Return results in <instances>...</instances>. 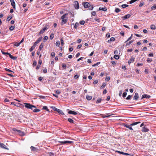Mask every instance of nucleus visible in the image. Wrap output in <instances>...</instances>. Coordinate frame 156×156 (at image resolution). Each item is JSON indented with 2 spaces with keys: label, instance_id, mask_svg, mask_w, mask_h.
Here are the masks:
<instances>
[{
  "label": "nucleus",
  "instance_id": "1",
  "mask_svg": "<svg viewBox=\"0 0 156 156\" xmlns=\"http://www.w3.org/2000/svg\"><path fill=\"white\" fill-rule=\"evenodd\" d=\"M140 123V122H134L132 123L130 125H125V127H126V128H128L129 129H130L132 130H133V129L132 128V127L130 126H134V125H137L139 123Z\"/></svg>",
  "mask_w": 156,
  "mask_h": 156
},
{
  "label": "nucleus",
  "instance_id": "2",
  "mask_svg": "<svg viewBox=\"0 0 156 156\" xmlns=\"http://www.w3.org/2000/svg\"><path fill=\"white\" fill-rule=\"evenodd\" d=\"M24 106L27 108L33 110V108H36V107L34 105L30 104L29 103H24Z\"/></svg>",
  "mask_w": 156,
  "mask_h": 156
},
{
  "label": "nucleus",
  "instance_id": "3",
  "mask_svg": "<svg viewBox=\"0 0 156 156\" xmlns=\"http://www.w3.org/2000/svg\"><path fill=\"white\" fill-rule=\"evenodd\" d=\"M83 5L85 8H88V9L90 10H92L94 8L93 5L91 7V5L87 2H85Z\"/></svg>",
  "mask_w": 156,
  "mask_h": 156
},
{
  "label": "nucleus",
  "instance_id": "4",
  "mask_svg": "<svg viewBox=\"0 0 156 156\" xmlns=\"http://www.w3.org/2000/svg\"><path fill=\"white\" fill-rule=\"evenodd\" d=\"M58 142L61 144H72L73 143V141H58Z\"/></svg>",
  "mask_w": 156,
  "mask_h": 156
},
{
  "label": "nucleus",
  "instance_id": "5",
  "mask_svg": "<svg viewBox=\"0 0 156 156\" xmlns=\"http://www.w3.org/2000/svg\"><path fill=\"white\" fill-rule=\"evenodd\" d=\"M74 5L75 9H79V6L78 1H75L74 2Z\"/></svg>",
  "mask_w": 156,
  "mask_h": 156
},
{
  "label": "nucleus",
  "instance_id": "6",
  "mask_svg": "<svg viewBox=\"0 0 156 156\" xmlns=\"http://www.w3.org/2000/svg\"><path fill=\"white\" fill-rule=\"evenodd\" d=\"M131 14H128L122 17V18L123 20H125L126 19L129 18L131 16Z\"/></svg>",
  "mask_w": 156,
  "mask_h": 156
},
{
  "label": "nucleus",
  "instance_id": "7",
  "mask_svg": "<svg viewBox=\"0 0 156 156\" xmlns=\"http://www.w3.org/2000/svg\"><path fill=\"white\" fill-rule=\"evenodd\" d=\"M42 37H41L35 42L34 44V46H36L37 44L39 43L42 40Z\"/></svg>",
  "mask_w": 156,
  "mask_h": 156
},
{
  "label": "nucleus",
  "instance_id": "8",
  "mask_svg": "<svg viewBox=\"0 0 156 156\" xmlns=\"http://www.w3.org/2000/svg\"><path fill=\"white\" fill-rule=\"evenodd\" d=\"M13 130L14 131H17L18 133H19V134L21 136H23L24 135V133L23 132H22L21 130H17L16 129H13Z\"/></svg>",
  "mask_w": 156,
  "mask_h": 156
},
{
  "label": "nucleus",
  "instance_id": "9",
  "mask_svg": "<svg viewBox=\"0 0 156 156\" xmlns=\"http://www.w3.org/2000/svg\"><path fill=\"white\" fill-rule=\"evenodd\" d=\"M11 4L14 9H16L15 3L14 0H10Z\"/></svg>",
  "mask_w": 156,
  "mask_h": 156
},
{
  "label": "nucleus",
  "instance_id": "10",
  "mask_svg": "<svg viewBox=\"0 0 156 156\" xmlns=\"http://www.w3.org/2000/svg\"><path fill=\"white\" fill-rule=\"evenodd\" d=\"M134 58H133V56H131L130 58L128 61V63L130 64L131 63L133 62L134 61Z\"/></svg>",
  "mask_w": 156,
  "mask_h": 156
},
{
  "label": "nucleus",
  "instance_id": "11",
  "mask_svg": "<svg viewBox=\"0 0 156 156\" xmlns=\"http://www.w3.org/2000/svg\"><path fill=\"white\" fill-rule=\"evenodd\" d=\"M139 97L138 95V94L137 93H136L135 94V95L133 97V100H137L138 99Z\"/></svg>",
  "mask_w": 156,
  "mask_h": 156
},
{
  "label": "nucleus",
  "instance_id": "12",
  "mask_svg": "<svg viewBox=\"0 0 156 156\" xmlns=\"http://www.w3.org/2000/svg\"><path fill=\"white\" fill-rule=\"evenodd\" d=\"M151 97V96L147 94H144L142 96V99H143L144 98H149Z\"/></svg>",
  "mask_w": 156,
  "mask_h": 156
},
{
  "label": "nucleus",
  "instance_id": "13",
  "mask_svg": "<svg viewBox=\"0 0 156 156\" xmlns=\"http://www.w3.org/2000/svg\"><path fill=\"white\" fill-rule=\"evenodd\" d=\"M68 113L69 114H72L74 115H76L77 114V112H76L72 110H70L68 112Z\"/></svg>",
  "mask_w": 156,
  "mask_h": 156
},
{
  "label": "nucleus",
  "instance_id": "14",
  "mask_svg": "<svg viewBox=\"0 0 156 156\" xmlns=\"http://www.w3.org/2000/svg\"><path fill=\"white\" fill-rule=\"evenodd\" d=\"M142 131L143 132H147L149 131V129L147 128H146L145 126H144L142 128Z\"/></svg>",
  "mask_w": 156,
  "mask_h": 156
},
{
  "label": "nucleus",
  "instance_id": "15",
  "mask_svg": "<svg viewBox=\"0 0 156 156\" xmlns=\"http://www.w3.org/2000/svg\"><path fill=\"white\" fill-rule=\"evenodd\" d=\"M0 147L3 148L8 149V148L6 147V146L2 143H0Z\"/></svg>",
  "mask_w": 156,
  "mask_h": 156
},
{
  "label": "nucleus",
  "instance_id": "16",
  "mask_svg": "<svg viewBox=\"0 0 156 156\" xmlns=\"http://www.w3.org/2000/svg\"><path fill=\"white\" fill-rule=\"evenodd\" d=\"M99 10H102L104 12H105L107 10V9L106 8H102L101 7L99 8Z\"/></svg>",
  "mask_w": 156,
  "mask_h": 156
},
{
  "label": "nucleus",
  "instance_id": "17",
  "mask_svg": "<svg viewBox=\"0 0 156 156\" xmlns=\"http://www.w3.org/2000/svg\"><path fill=\"white\" fill-rule=\"evenodd\" d=\"M9 57L11 58L13 60H16L17 58V57L13 56L12 55H11L10 54H9Z\"/></svg>",
  "mask_w": 156,
  "mask_h": 156
},
{
  "label": "nucleus",
  "instance_id": "18",
  "mask_svg": "<svg viewBox=\"0 0 156 156\" xmlns=\"http://www.w3.org/2000/svg\"><path fill=\"white\" fill-rule=\"evenodd\" d=\"M44 45V44L43 43H41V45H40L39 48V50H41L43 48Z\"/></svg>",
  "mask_w": 156,
  "mask_h": 156
},
{
  "label": "nucleus",
  "instance_id": "19",
  "mask_svg": "<svg viewBox=\"0 0 156 156\" xmlns=\"http://www.w3.org/2000/svg\"><path fill=\"white\" fill-rule=\"evenodd\" d=\"M86 97L87 100H90L92 98V97L91 96L88 95H87Z\"/></svg>",
  "mask_w": 156,
  "mask_h": 156
},
{
  "label": "nucleus",
  "instance_id": "20",
  "mask_svg": "<svg viewBox=\"0 0 156 156\" xmlns=\"http://www.w3.org/2000/svg\"><path fill=\"white\" fill-rule=\"evenodd\" d=\"M58 113H59V114H61L62 115H64V113L63 112H62V110H61L60 109H58L57 111Z\"/></svg>",
  "mask_w": 156,
  "mask_h": 156
},
{
  "label": "nucleus",
  "instance_id": "21",
  "mask_svg": "<svg viewBox=\"0 0 156 156\" xmlns=\"http://www.w3.org/2000/svg\"><path fill=\"white\" fill-rule=\"evenodd\" d=\"M36 46H34V45L31 47L29 49V51H32L35 48Z\"/></svg>",
  "mask_w": 156,
  "mask_h": 156
},
{
  "label": "nucleus",
  "instance_id": "22",
  "mask_svg": "<svg viewBox=\"0 0 156 156\" xmlns=\"http://www.w3.org/2000/svg\"><path fill=\"white\" fill-rule=\"evenodd\" d=\"M115 38L114 37H112L110 38L109 40L108 41V42H110L111 41H115Z\"/></svg>",
  "mask_w": 156,
  "mask_h": 156
},
{
  "label": "nucleus",
  "instance_id": "23",
  "mask_svg": "<svg viewBox=\"0 0 156 156\" xmlns=\"http://www.w3.org/2000/svg\"><path fill=\"white\" fill-rule=\"evenodd\" d=\"M68 121L71 123H73L74 122L73 120L72 119L70 118H68Z\"/></svg>",
  "mask_w": 156,
  "mask_h": 156
},
{
  "label": "nucleus",
  "instance_id": "24",
  "mask_svg": "<svg viewBox=\"0 0 156 156\" xmlns=\"http://www.w3.org/2000/svg\"><path fill=\"white\" fill-rule=\"evenodd\" d=\"M133 41H130L129 42L127 43L126 45V46H128L130 45L133 42Z\"/></svg>",
  "mask_w": 156,
  "mask_h": 156
},
{
  "label": "nucleus",
  "instance_id": "25",
  "mask_svg": "<svg viewBox=\"0 0 156 156\" xmlns=\"http://www.w3.org/2000/svg\"><path fill=\"white\" fill-rule=\"evenodd\" d=\"M62 19V23L61 25H62L63 23H65L67 21V20L65 19Z\"/></svg>",
  "mask_w": 156,
  "mask_h": 156
},
{
  "label": "nucleus",
  "instance_id": "26",
  "mask_svg": "<svg viewBox=\"0 0 156 156\" xmlns=\"http://www.w3.org/2000/svg\"><path fill=\"white\" fill-rule=\"evenodd\" d=\"M151 28L152 30H155L156 29L155 26L154 25H151Z\"/></svg>",
  "mask_w": 156,
  "mask_h": 156
},
{
  "label": "nucleus",
  "instance_id": "27",
  "mask_svg": "<svg viewBox=\"0 0 156 156\" xmlns=\"http://www.w3.org/2000/svg\"><path fill=\"white\" fill-rule=\"evenodd\" d=\"M68 15L67 13H66L63 15L62 17H61V19H64L65 18H66L67 16Z\"/></svg>",
  "mask_w": 156,
  "mask_h": 156
},
{
  "label": "nucleus",
  "instance_id": "28",
  "mask_svg": "<svg viewBox=\"0 0 156 156\" xmlns=\"http://www.w3.org/2000/svg\"><path fill=\"white\" fill-rule=\"evenodd\" d=\"M42 109H43L45 110L48 111L49 112V109H48V108L46 106H44L43 107Z\"/></svg>",
  "mask_w": 156,
  "mask_h": 156
},
{
  "label": "nucleus",
  "instance_id": "29",
  "mask_svg": "<svg viewBox=\"0 0 156 156\" xmlns=\"http://www.w3.org/2000/svg\"><path fill=\"white\" fill-rule=\"evenodd\" d=\"M54 37V34H51L50 36V39L52 40L53 39Z\"/></svg>",
  "mask_w": 156,
  "mask_h": 156
},
{
  "label": "nucleus",
  "instance_id": "30",
  "mask_svg": "<svg viewBox=\"0 0 156 156\" xmlns=\"http://www.w3.org/2000/svg\"><path fill=\"white\" fill-rule=\"evenodd\" d=\"M79 24L78 23H76L75 24V25L74 27L75 28L77 29V28L78 26H79Z\"/></svg>",
  "mask_w": 156,
  "mask_h": 156
},
{
  "label": "nucleus",
  "instance_id": "31",
  "mask_svg": "<svg viewBox=\"0 0 156 156\" xmlns=\"http://www.w3.org/2000/svg\"><path fill=\"white\" fill-rule=\"evenodd\" d=\"M40 111V110L37 108H35L33 110V112H38Z\"/></svg>",
  "mask_w": 156,
  "mask_h": 156
},
{
  "label": "nucleus",
  "instance_id": "32",
  "mask_svg": "<svg viewBox=\"0 0 156 156\" xmlns=\"http://www.w3.org/2000/svg\"><path fill=\"white\" fill-rule=\"evenodd\" d=\"M128 6V5L126 4H123L122 5V7L123 8H125L126 7Z\"/></svg>",
  "mask_w": 156,
  "mask_h": 156
},
{
  "label": "nucleus",
  "instance_id": "33",
  "mask_svg": "<svg viewBox=\"0 0 156 156\" xmlns=\"http://www.w3.org/2000/svg\"><path fill=\"white\" fill-rule=\"evenodd\" d=\"M115 11L116 12L118 13L120 11V10L118 8H116L115 10Z\"/></svg>",
  "mask_w": 156,
  "mask_h": 156
},
{
  "label": "nucleus",
  "instance_id": "34",
  "mask_svg": "<svg viewBox=\"0 0 156 156\" xmlns=\"http://www.w3.org/2000/svg\"><path fill=\"white\" fill-rule=\"evenodd\" d=\"M48 154L50 156H54L55 155V154L51 152H49Z\"/></svg>",
  "mask_w": 156,
  "mask_h": 156
},
{
  "label": "nucleus",
  "instance_id": "35",
  "mask_svg": "<svg viewBox=\"0 0 156 156\" xmlns=\"http://www.w3.org/2000/svg\"><path fill=\"white\" fill-rule=\"evenodd\" d=\"M15 28V27L13 26H11L9 28V30L11 31L13 30Z\"/></svg>",
  "mask_w": 156,
  "mask_h": 156
},
{
  "label": "nucleus",
  "instance_id": "36",
  "mask_svg": "<svg viewBox=\"0 0 156 156\" xmlns=\"http://www.w3.org/2000/svg\"><path fill=\"white\" fill-rule=\"evenodd\" d=\"M114 57L116 59H118L119 58V56L118 55H115L114 56Z\"/></svg>",
  "mask_w": 156,
  "mask_h": 156
},
{
  "label": "nucleus",
  "instance_id": "37",
  "mask_svg": "<svg viewBox=\"0 0 156 156\" xmlns=\"http://www.w3.org/2000/svg\"><path fill=\"white\" fill-rule=\"evenodd\" d=\"M133 35L132 34L131 35V36L127 40V41H126L125 43H126V42H127L128 41H129L131 39H132V36Z\"/></svg>",
  "mask_w": 156,
  "mask_h": 156
},
{
  "label": "nucleus",
  "instance_id": "38",
  "mask_svg": "<svg viewBox=\"0 0 156 156\" xmlns=\"http://www.w3.org/2000/svg\"><path fill=\"white\" fill-rule=\"evenodd\" d=\"M62 67L64 69H66V65L64 64V63H63L62 64Z\"/></svg>",
  "mask_w": 156,
  "mask_h": 156
},
{
  "label": "nucleus",
  "instance_id": "39",
  "mask_svg": "<svg viewBox=\"0 0 156 156\" xmlns=\"http://www.w3.org/2000/svg\"><path fill=\"white\" fill-rule=\"evenodd\" d=\"M143 65V64L142 63H138L136 65V66H142Z\"/></svg>",
  "mask_w": 156,
  "mask_h": 156
},
{
  "label": "nucleus",
  "instance_id": "40",
  "mask_svg": "<svg viewBox=\"0 0 156 156\" xmlns=\"http://www.w3.org/2000/svg\"><path fill=\"white\" fill-rule=\"evenodd\" d=\"M101 98L98 99L96 103L97 104L100 103V102H101Z\"/></svg>",
  "mask_w": 156,
  "mask_h": 156
},
{
  "label": "nucleus",
  "instance_id": "41",
  "mask_svg": "<svg viewBox=\"0 0 156 156\" xmlns=\"http://www.w3.org/2000/svg\"><path fill=\"white\" fill-rule=\"evenodd\" d=\"M60 42L58 41L56 42L55 44L56 46H59L60 45Z\"/></svg>",
  "mask_w": 156,
  "mask_h": 156
},
{
  "label": "nucleus",
  "instance_id": "42",
  "mask_svg": "<svg viewBox=\"0 0 156 156\" xmlns=\"http://www.w3.org/2000/svg\"><path fill=\"white\" fill-rule=\"evenodd\" d=\"M85 23V21L84 20L80 21V23L81 25H83Z\"/></svg>",
  "mask_w": 156,
  "mask_h": 156
},
{
  "label": "nucleus",
  "instance_id": "43",
  "mask_svg": "<svg viewBox=\"0 0 156 156\" xmlns=\"http://www.w3.org/2000/svg\"><path fill=\"white\" fill-rule=\"evenodd\" d=\"M61 44L62 46H63L64 45V41L62 39H61Z\"/></svg>",
  "mask_w": 156,
  "mask_h": 156
},
{
  "label": "nucleus",
  "instance_id": "44",
  "mask_svg": "<svg viewBox=\"0 0 156 156\" xmlns=\"http://www.w3.org/2000/svg\"><path fill=\"white\" fill-rule=\"evenodd\" d=\"M12 17L9 16L7 18V20L9 21L12 18Z\"/></svg>",
  "mask_w": 156,
  "mask_h": 156
},
{
  "label": "nucleus",
  "instance_id": "45",
  "mask_svg": "<svg viewBox=\"0 0 156 156\" xmlns=\"http://www.w3.org/2000/svg\"><path fill=\"white\" fill-rule=\"evenodd\" d=\"M106 84L105 83H103L102 85L101 86V88H104L106 86Z\"/></svg>",
  "mask_w": 156,
  "mask_h": 156
},
{
  "label": "nucleus",
  "instance_id": "46",
  "mask_svg": "<svg viewBox=\"0 0 156 156\" xmlns=\"http://www.w3.org/2000/svg\"><path fill=\"white\" fill-rule=\"evenodd\" d=\"M52 109L54 110V111H57L58 109V108H56L55 107H52Z\"/></svg>",
  "mask_w": 156,
  "mask_h": 156
},
{
  "label": "nucleus",
  "instance_id": "47",
  "mask_svg": "<svg viewBox=\"0 0 156 156\" xmlns=\"http://www.w3.org/2000/svg\"><path fill=\"white\" fill-rule=\"evenodd\" d=\"M152 61V60L149 58H147V61L148 62H151Z\"/></svg>",
  "mask_w": 156,
  "mask_h": 156
},
{
  "label": "nucleus",
  "instance_id": "48",
  "mask_svg": "<svg viewBox=\"0 0 156 156\" xmlns=\"http://www.w3.org/2000/svg\"><path fill=\"white\" fill-rule=\"evenodd\" d=\"M127 95V93L126 92H124L122 94V97L124 98Z\"/></svg>",
  "mask_w": 156,
  "mask_h": 156
},
{
  "label": "nucleus",
  "instance_id": "49",
  "mask_svg": "<svg viewBox=\"0 0 156 156\" xmlns=\"http://www.w3.org/2000/svg\"><path fill=\"white\" fill-rule=\"evenodd\" d=\"M48 39V37L47 36H45L44 37V41H45L47 40Z\"/></svg>",
  "mask_w": 156,
  "mask_h": 156
},
{
  "label": "nucleus",
  "instance_id": "50",
  "mask_svg": "<svg viewBox=\"0 0 156 156\" xmlns=\"http://www.w3.org/2000/svg\"><path fill=\"white\" fill-rule=\"evenodd\" d=\"M37 62L36 61H34L33 62V66H35L37 65Z\"/></svg>",
  "mask_w": 156,
  "mask_h": 156
},
{
  "label": "nucleus",
  "instance_id": "51",
  "mask_svg": "<svg viewBox=\"0 0 156 156\" xmlns=\"http://www.w3.org/2000/svg\"><path fill=\"white\" fill-rule=\"evenodd\" d=\"M137 0H131L129 2L130 4H132L136 1Z\"/></svg>",
  "mask_w": 156,
  "mask_h": 156
},
{
  "label": "nucleus",
  "instance_id": "52",
  "mask_svg": "<svg viewBox=\"0 0 156 156\" xmlns=\"http://www.w3.org/2000/svg\"><path fill=\"white\" fill-rule=\"evenodd\" d=\"M91 15L93 16H95L96 15V13L95 11H93L91 12Z\"/></svg>",
  "mask_w": 156,
  "mask_h": 156
},
{
  "label": "nucleus",
  "instance_id": "53",
  "mask_svg": "<svg viewBox=\"0 0 156 156\" xmlns=\"http://www.w3.org/2000/svg\"><path fill=\"white\" fill-rule=\"evenodd\" d=\"M116 152H117L120 154H123L124 153L123 152L120 151H116Z\"/></svg>",
  "mask_w": 156,
  "mask_h": 156
},
{
  "label": "nucleus",
  "instance_id": "54",
  "mask_svg": "<svg viewBox=\"0 0 156 156\" xmlns=\"http://www.w3.org/2000/svg\"><path fill=\"white\" fill-rule=\"evenodd\" d=\"M44 31L42 29L41 30L39 33V34L40 35L43 33Z\"/></svg>",
  "mask_w": 156,
  "mask_h": 156
},
{
  "label": "nucleus",
  "instance_id": "55",
  "mask_svg": "<svg viewBox=\"0 0 156 156\" xmlns=\"http://www.w3.org/2000/svg\"><path fill=\"white\" fill-rule=\"evenodd\" d=\"M55 53L53 52H52L51 53V56L52 57H54L55 56Z\"/></svg>",
  "mask_w": 156,
  "mask_h": 156
},
{
  "label": "nucleus",
  "instance_id": "56",
  "mask_svg": "<svg viewBox=\"0 0 156 156\" xmlns=\"http://www.w3.org/2000/svg\"><path fill=\"white\" fill-rule=\"evenodd\" d=\"M20 44V43H16H16H15V44H14V45H15V46H17V47H18V46H19Z\"/></svg>",
  "mask_w": 156,
  "mask_h": 156
},
{
  "label": "nucleus",
  "instance_id": "57",
  "mask_svg": "<svg viewBox=\"0 0 156 156\" xmlns=\"http://www.w3.org/2000/svg\"><path fill=\"white\" fill-rule=\"evenodd\" d=\"M98 82V80H95L93 82V84H96Z\"/></svg>",
  "mask_w": 156,
  "mask_h": 156
},
{
  "label": "nucleus",
  "instance_id": "58",
  "mask_svg": "<svg viewBox=\"0 0 156 156\" xmlns=\"http://www.w3.org/2000/svg\"><path fill=\"white\" fill-rule=\"evenodd\" d=\"M131 96L130 95H128L127 97L126 98V99L127 100H130L131 99Z\"/></svg>",
  "mask_w": 156,
  "mask_h": 156
},
{
  "label": "nucleus",
  "instance_id": "59",
  "mask_svg": "<svg viewBox=\"0 0 156 156\" xmlns=\"http://www.w3.org/2000/svg\"><path fill=\"white\" fill-rule=\"evenodd\" d=\"M2 53L4 55H9V54H10V53H9L8 52H2Z\"/></svg>",
  "mask_w": 156,
  "mask_h": 156
},
{
  "label": "nucleus",
  "instance_id": "60",
  "mask_svg": "<svg viewBox=\"0 0 156 156\" xmlns=\"http://www.w3.org/2000/svg\"><path fill=\"white\" fill-rule=\"evenodd\" d=\"M151 9H156V5H154L151 7Z\"/></svg>",
  "mask_w": 156,
  "mask_h": 156
},
{
  "label": "nucleus",
  "instance_id": "61",
  "mask_svg": "<svg viewBox=\"0 0 156 156\" xmlns=\"http://www.w3.org/2000/svg\"><path fill=\"white\" fill-rule=\"evenodd\" d=\"M94 20L98 22V23L100 22V21L99 18H95L94 19Z\"/></svg>",
  "mask_w": 156,
  "mask_h": 156
},
{
  "label": "nucleus",
  "instance_id": "62",
  "mask_svg": "<svg viewBox=\"0 0 156 156\" xmlns=\"http://www.w3.org/2000/svg\"><path fill=\"white\" fill-rule=\"evenodd\" d=\"M30 148L32 151H34L36 149L35 147L33 146H31Z\"/></svg>",
  "mask_w": 156,
  "mask_h": 156
},
{
  "label": "nucleus",
  "instance_id": "63",
  "mask_svg": "<svg viewBox=\"0 0 156 156\" xmlns=\"http://www.w3.org/2000/svg\"><path fill=\"white\" fill-rule=\"evenodd\" d=\"M48 28L47 27V26H46L42 30L45 31L46 30L48 29Z\"/></svg>",
  "mask_w": 156,
  "mask_h": 156
},
{
  "label": "nucleus",
  "instance_id": "64",
  "mask_svg": "<svg viewBox=\"0 0 156 156\" xmlns=\"http://www.w3.org/2000/svg\"><path fill=\"white\" fill-rule=\"evenodd\" d=\"M79 77V76L77 75H75L74 76V78L77 79Z\"/></svg>",
  "mask_w": 156,
  "mask_h": 156
}]
</instances>
